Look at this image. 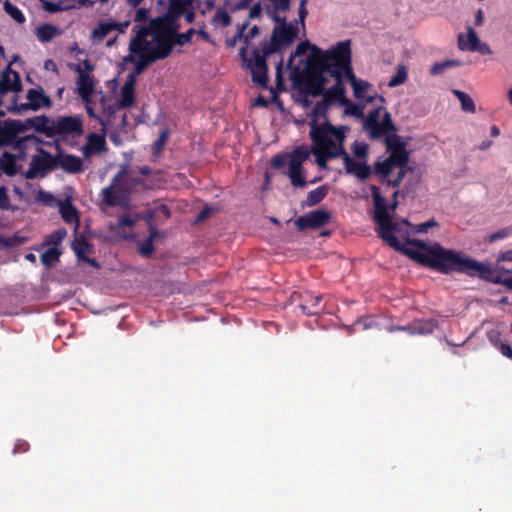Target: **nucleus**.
I'll use <instances>...</instances> for the list:
<instances>
[{
	"label": "nucleus",
	"instance_id": "50",
	"mask_svg": "<svg viewBox=\"0 0 512 512\" xmlns=\"http://www.w3.org/2000/svg\"><path fill=\"white\" fill-rule=\"evenodd\" d=\"M168 136H169V133L167 130H162L160 132L158 139L152 145L153 154L155 156H158L162 152L163 147H164L165 143L167 142Z\"/></svg>",
	"mask_w": 512,
	"mask_h": 512
},
{
	"label": "nucleus",
	"instance_id": "27",
	"mask_svg": "<svg viewBox=\"0 0 512 512\" xmlns=\"http://www.w3.org/2000/svg\"><path fill=\"white\" fill-rule=\"evenodd\" d=\"M41 144H43V141L34 134L26 135L23 137H19L17 135L14 139L11 149L14 151L28 152L31 146H40Z\"/></svg>",
	"mask_w": 512,
	"mask_h": 512
},
{
	"label": "nucleus",
	"instance_id": "32",
	"mask_svg": "<svg viewBox=\"0 0 512 512\" xmlns=\"http://www.w3.org/2000/svg\"><path fill=\"white\" fill-rule=\"evenodd\" d=\"M275 52L268 51V44L264 43L261 52L258 49H254L252 52L253 59L249 62L250 68H266V59Z\"/></svg>",
	"mask_w": 512,
	"mask_h": 512
},
{
	"label": "nucleus",
	"instance_id": "5",
	"mask_svg": "<svg viewBox=\"0 0 512 512\" xmlns=\"http://www.w3.org/2000/svg\"><path fill=\"white\" fill-rule=\"evenodd\" d=\"M151 34V29L141 27L135 37L131 40L129 49L138 57L135 64V72L140 74L148 65L155 62L151 55L147 53V37Z\"/></svg>",
	"mask_w": 512,
	"mask_h": 512
},
{
	"label": "nucleus",
	"instance_id": "7",
	"mask_svg": "<svg viewBox=\"0 0 512 512\" xmlns=\"http://www.w3.org/2000/svg\"><path fill=\"white\" fill-rule=\"evenodd\" d=\"M37 154L31 159L29 168L24 172L26 179H35L44 177L49 172L55 170V156L41 147L37 148Z\"/></svg>",
	"mask_w": 512,
	"mask_h": 512
},
{
	"label": "nucleus",
	"instance_id": "56",
	"mask_svg": "<svg viewBox=\"0 0 512 512\" xmlns=\"http://www.w3.org/2000/svg\"><path fill=\"white\" fill-rule=\"evenodd\" d=\"M382 110H383V107H378V108H375V109L371 110L368 113V115H367V117H366V119L364 121V126L370 125V124H374L376 122H380L379 118L381 116V111Z\"/></svg>",
	"mask_w": 512,
	"mask_h": 512
},
{
	"label": "nucleus",
	"instance_id": "12",
	"mask_svg": "<svg viewBox=\"0 0 512 512\" xmlns=\"http://www.w3.org/2000/svg\"><path fill=\"white\" fill-rule=\"evenodd\" d=\"M330 57L331 51L328 50L321 53L317 58L313 61H309L307 64V70L323 88L328 81L325 77V73H329L332 76L333 63Z\"/></svg>",
	"mask_w": 512,
	"mask_h": 512
},
{
	"label": "nucleus",
	"instance_id": "2",
	"mask_svg": "<svg viewBox=\"0 0 512 512\" xmlns=\"http://www.w3.org/2000/svg\"><path fill=\"white\" fill-rule=\"evenodd\" d=\"M309 134L313 142L311 154L315 156L318 167L328 169L329 159L341 157L345 139L343 129L336 128L330 123L314 124Z\"/></svg>",
	"mask_w": 512,
	"mask_h": 512
},
{
	"label": "nucleus",
	"instance_id": "53",
	"mask_svg": "<svg viewBox=\"0 0 512 512\" xmlns=\"http://www.w3.org/2000/svg\"><path fill=\"white\" fill-rule=\"evenodd\" d=\"M23 243L22 238L18 236L8 237L5 238L3 236H0V249H8L10 247L20 245Z\"/></svg>",
	"mask_w": 512,
	"mask_h": 512
},
{
	"label": "nucleus",
	"instance_id": "19",
	"mask_svg": "<svg viewBox=\"0 0 512 512\" xmlns=\"http://www.w3.org/2000/svg\"><path fill=\"white\" fill-rule=\"evenodd\" d=\"M22 127L20 120L7 119L0 125V147H10L13 145L14 139L21 134Z\"/></svg>",
	"mask_w": 512,
	"mask_h": 512
},
{
	"label": "nucleus",
	"instance_id": "35",
	"mask_svg": "<svg viewBox=\"0 0 512 512\" xmlns=\"http://www.w3.org/2000/svg\"><path fill=\"white\" fill-rule=\"evenodd\" d=\"M328 194L327 186H319L316 189L308 192L306 200L303 202V206L312 207L319 204Z\"/></svg>",
	"mask_w": 512,
	"mask_h": 512
},
{
	"label": "nucleus",
	"instance_id": "51",
	"mask_svg": "<svg viewBox=\"0 0 512 512\" xmlns=\"http://www.w3.org/2000/svg\"><path fill=\"white\" fill-rule=\"evenodd\" d=\"M212 22L215 24L220 23L223 27H227L231 23V18H230V15L228 14V12H226L223 9H219L216 11Z\"/></svg>",
	"mask_w": 512,
	"mask_h": 512
},
{
	"label": "nucleus",
	"instance_id": "58",
	"mask_svg": "<svg viewBox=\"0 0 512 512\" xmlns=\"http://www.w3.org/2000/svg\"><path fill=\"white\" fill-rule=\"evenodd\" d=\"M29 448L30 445L27 441L19 439L14 445L13 454L25 453L29 450Z\"/></svg>",
	"mask_w": 512,
	"mask_h": 512
},
{
	"label": "nucleus",
	"instance_id": "21",
	"mask_svg": "<svg viewBox=\"0 0 512 512\" xmlns=\"http://www.w3.org/2000/svg\"><path fill=\"white\" fill-rule=\"evenodd\" d=\"M59 167L66 173L77 174L83 171V162L78 156L61 152L55 156V169Z\"/></svg>",
	"mask_w": 512,
	"mask_h": 512
},
{
	"label": "nucleus",
	"instance_id": "4",
	"mask_svg": "<svg viewBox=\"0 0 512 512\" xmlns=\"http://www.w3.org/2000/svg\"><path fill=\"white\" fill-rule=\"evenodd\" d=\"M126 174L127 170L121 169L113 177L111 185L102 189L101 196L107 206H119L128 200L129 187L124 181Z\"/></svg>",
	"mask_w": 512,
	"mask_h": 512
},
{
	"label": "nucleus",
	"instance_id": "37",
	"mask_svg": "<svg viewBox=\"0 0 512 512\" xmlns=\"http://www.w3.org/2000/svg\"><path fill=\"white\" fill-rule=\"evenodd\" d=\"M452 93L458 98L461 104V109L465 112L475 113L476 106L473 99L465 92L454 89Z\"/></svg>",
	"mask_w": 512,
	"mask_h": 512
},
{
	"label": "nucleus",
	"instance_id": "23",
	"mask_svg": "<svg viewBox=\"0 0 512 512\" xmlns=\"http://www.w3.org/2000/svg\"><path fill=\"white\" fill-rule=\"evenodd\" d=\"M135 102V77L130 75L121 89L120 99L117 101L118 107L124 109L131 107Z\"/></svg>",
	"mask_w": 512,
	"mask_h": 512
},
{
	"label": "nucleus",
	"instance_id": "52",
	"mask_svg": "<svg viewBox=\"0 0 512 512\" xmlns=\"http://www.w3.org/2000/svg\"><path fill=\"white\" fill-rule=\"evenodd\" d=\"M355 157L366 159L368 156V145L364 142H355L352 146Z\"/></svg>",
	"mask_w": 512,
	"mask_h": 512
},
{
	"label": "nucleus",
	"instance_id": "26",
	"mask_svg": "<svg viewBox=\"0 0 512 512\" xmlns=\"http://www.w3.org/2000/svg\"><path fill=\"white\" fill-rule=\"evenodd\" d=\"M129 22L118 23V22H101L97 28L94 29L92 36L98 40H103L110 32L114 30H119L120 32H124V30L128 27Z\"/></svg>",
	"mask_w": 512,
	"mask_h": 512
},
{
	"label": "nucleus",
	"instance_id": "31",
	"mask_svg": "<svg viewBox=\"0 0 512 512\" xmlns=\"http://www.w3.org/2000/svg\"><path fill=\"white\" fill-rule=\"evenodd\" d=\"M480 40L477 36L476 31L472 27H468L467 29V41L464 39L463 34L458 35V47L462 51H471L473 52V47H476L479 44Z\"/></svg>",
	"mask_w": 512,
	"mask_h": 512
},
{
	"label": "nucleus",
	"instance_id": "63",
	"mask_svg": "<svg viewBox=\"0 0 512 512\" xmlns=\"http://www.w3.org/2000/svg\"><path fill=\"white\" fill-rule=\"evenodd\" d=\"M149 15V10L146 8H138L135 12L134 20L136 22H144L147 20Z\"/></svg>",
	"mask_w": 512,
	"mask_h": 512
},
{
	"label": "nucleus",
	"instance_id": "44",
	"mask_svg": "<svg viewBox=\"0 0 512 512\" xmlns=\"http://www.w3.org/2000/svg\"><path fill=\"white\" fill-rule=\"evenodd\" d=\"M60 254L58 248L51 247L42 253L41 262L46 268H51L59 261Z\"/></svg>",
	"mask_w": 512,
	"mask_h": 512
},
{
	"label": "nucleus",
	"instance_id": "48",
	"mask_svg": "<svg viewBox=\"0 0 512 512\" xmlns=\"http://www.w3.org/2000/svg\"><path fill=\"white\" fill-rule=\"evenodd\" d=\"M409 333L412 334V335H415V334H421V335H424V334H430L432 333V326L431 324L429 323H425V322H421V321H416V322H413L411 324H409Z\"/></svg>",
	"mask_w": 512,
	"mask_h": 512
},
{
	"label": "nucleus",
	"instance_id": "34",
	"mask_svg": "<svg viewBox=\"0 0 512 512\" xmlns=\"http://www.w3.org/2000/svg\"><path fill=\"white\" fill-rule=\"evenodd\" d=\"M35 34L39 41L49 42L55 36L60 35V31L56 26H54L52 24L45 23L36 28Z\"/></svg>",
	"mask_w": 512,
	"mask_h": 512
},
{
	"label": "nucleus",
	"instance_id": "13",
	"mask_svg": "<svg viewBox=\"0 0 512 512\" xmlns=\"http://www.w3.org/2000/svg\"><path fill=\"white\" fill-rule=\"evenodd\" d=\"M332 215L329 211L316 209L298 217L295 225L299 231L319 229L330 222Z\"/></svg>",
	"mask_w": 512,
	"mask_h": 512
},
{
	"label": "nucleus",
	"instance_id": "16",
	"mask_svg": "<svg viewBox=\"0 0 512 512\" xmlns=\"http://www.w3.org/2000/svg\"><path fill=\"white\" fill-rule=\"evenodd\" d=\"M364 130L369 133L371 140H378L382 137H387L391 132H396L397 128L392 121L391 114L385 111L383 120L374 124L364 126Z\"/></svg>",
	"mask_w": 512,
	"mask_h": 512
},
{
	"label": "nucleus",
	"instance_id": "30",
	"mask_svg": "<svg viewBox=\"0 0 512 512\" xmlns=\"http://www.w3.org/2000/svg\"><path fill=\"white\" fill-rule=\"evenodd\" d=\"M395 167L397 166L387 157L385 160L377 161L374 164V173L379 177L380 182L385 184Z\"/></svg>",
	"mask_w": 512,
	"mask_h": 512
},
{
	"label": "nucleus",
	"instance_id": "33",
	"mask_svg": "<svg viewBox=\"0 0 512 512\" xmlns=\"http://www.w3.org/2000/svg\"><path fill=\"white\" fill-rule=\"evenodd\" d=\"M59 211L63 220L68 223H78V213L69 200L59 202Z\"/></svg>",
	"mask_w": 512,
	"mask_h": 512
},
{
	"label": "nucleus",
	"instance_id": "8",
	"mask_svg": "<svg viewBox=\"0 0 512 512\" xmlns=\"http://www.w3.org/2000/svg\"><path fill=\"white\" fill-rule=\"evenodd\" d=\"M83 132V121L80 116H58L52 118L51 138L54 136L80 137Z\"/></svg>",
	"mask_w": 512,
	"mask_h": 512
},
{
	"label": "nucleus",
	"instance_id": "25",
	"mask_svg": "<svg viewBox=\"0 0 512 512\" xmlns=\"http://www.w3.org/2000/svg\"><path fill=\"white\" fill-rule=\"evenodd\" d=\"M106 149L104 136L97 133H91L87 138V143L83 147V153L89 157L92 153H101Z\"/></svg>",
	"mask_w": 512,
	"mask_h": 512
},
{
	"label": "nucleus",
	"instance_id": "64",
	"mask_svg": "<svg viewBox=\"0 0 512 512\" xmlns=\"http://www.w3.org/2000/svg\"><path fill=\"white\" fill-rule=\"evenodd\" d=\"M121 108L118 107V103H114V104H110V105H106L103 107V114L105 116H107L108 118L112 117L115 115V113L120 110Z\"/></svg>",
	"mask_w": 512,
	"mask_h": 512
},
{
	"label": "nucleus",
	"instance_id": "47",
	"mask_svg": "<svg viewBox=\"0 0 512 512\" xmlns=\"http://www.w3.org/2000/svg\"><path fill=\"white\" fill-rule=\"evenodd\" d=\"M311 150L305 146H298L289 155V162H298L300 165L309 157Z\"/></svg>",
	"mask_w": 512,
	"mask_h": 512
},
{
	"label": "nucleus",
	"instance_id": "55",
	"mask_svg": "<svg viewBox=\"0 0 512 512\" xmlns=\"http://www.w3.org/2000/svg\"><path fill=\"white\" fill-rule=\"evenodd\" d=\"M272 3L274 12H287L291 8L292 0H269Z\"/></svg>",
	"mask_w": 512,
	"mask_h": 512
},
{
	"label": "nucleus",
	"instance_id": "38",
	"mask_svg": "<svg viewBox=\"0 0 512 512\" xmlns=\"http://www.w3.org/2000/svg\"><path fill=\"white\" fill-rule=\"evenodd\" d=\"M305 90L310 95L317 97L324 94L325 89L316 81L312 74L307 70L305 77Z\"/></svg>",
	"mask_w": 512,
	"mask_h": 512
},
{
	"label": "nucleus",
	"instance_id": "49",
	"mask_svg": "<svg viewBox=\"0 0 512 512\" xmlns=\"http://www.w3.org/2000/svg\"><path fill=\"white\" fill-rule=\"evenodd\" d=\"M42 2L44 10L49 13L60 12L70 8V6L64 5L65 0H60L57 3L48 0H43Z\"/></svg>",
	"mask_w": 512,
	"mask_h": 512
},
{
	"label": "nucleus",
	"instance_id": "10",
	"mask_svg": "<svg viewBox=\"0 0 512 512\" xmlns=\"http://www.w3.org/2000/svg\"><path fill=\"white\" fill-rule=\"evenodd\" d=\"M297 21L294 23H284L283 26H276L271 34L268 44L269 52H280L282 47L289 46L298 34Z\"/></svg>",
	"mask_w": 512,
	"mask_h": 512
},
{
	"label": "nucleus",
	"instance_id": "20",
	"mask_svg": "<svg viewBox=\"0 0 512 512\" xmlns=\"http://www.w3.org/2000/svg\"><path fill=\"white\" fill-rule=\"evenodd\" d=\"M20 126L22 127L21 132H27L30 129H34L36 132L46 135L51 138L52 119L46 115H39L26 120H20Z\"/></svg>",
	"mask_w": 512,
	"mask_h": 512
},
{
	"label": "nucleus",
	"instance_id": "18",
	"mask_svg": "<svg viewBox=\"0 0 512 512\" xmlns=\"http://www.w3.org/2000/svg\"><path fill=\"white\" fill-rule=\"evenodd\" d=\"M22 90L20 74L11 68L9 64L2 73L0 79V96H4L8 92L18 93Z\"/></svg>",
	"mask_w": 512,
	"mask_h": 512
},
{
	"label": "nucleus",
	"instance_id": "43",
	"mask_svg": "<svg viewBox=\"0 0 512 512\" xmlns=\"http://www.w3.org/2000/svg\"><path fill=\"white\" fill-rule=\"evenodd\" d=\"M385 144L388 152L406 148V142L403 141L402 137L396 134V132H391L387 135Z\"/></svg>",
	"mask_w": 512,
	"mask_h": 512
},
{
	"label": "nucleus",
	"instance_id": "62",
	"mask_svg": "<svg viewBox=\"0 0 512 512\" xmlns=\"http://www.w3.org/2000/svg\"><path fill=\"white\" fill-rule=\"evenodd\" d=\"M501 354L509 359H512V347L507 343H495Z\"/></svg>",
	"mask_w": 512,
	"mask_h": 512
},
{
	"label": "nucleus",
	"instance_id": "46",
	"mask_svg": "<svg viewBox=\"0 0 512 512\" xmlns=\"http://www.w3.org/2000/svg\"><path fill=\"white\" fill-rule=\"evenodd\" d=\"M408 78V72L405 65L400 64L397 66V70L395 75L389 80L388 86L389 87H397L403 83L406 82Z\"/></svg>",
	"mask_w": 512,
	"mask_h": 512
},
{
	"label": "nucleus",
	"instance_id": "28",
	"mask_svg": "<svg viewBox=\"0 0 512 512\" xmlns=\"http://www.w3.org/2000/svg\"><path fill=\"white\" fill-rule=\"evenodd\" d=\"M288 177L290 178L291 184L295 187H305L306 180L303 175L302 165L298 162H288Z\"/></svg>",
	"mask_w": 512,
	"mask_h": 512
},
{
	"label": "nucleus",
	"instance_id": "54",
	"mask_svg": "<svg viewBox=\"0 0 512 512\" xmlns=\"http://www.w3.org/2000/svg\"><path fill=\"white\" fill-rule=\"evenodd\" d=\"M65 235H66V230L65 229L55 230L50 235H48L47 243L48 244H52L54 246H57V245H59L62 242V240L64 239Z\"/></svg>",
	"mask_w": 512,
	"mask_h": 512
},
{
	"label": "nucleus",
	"instance_id": "24",
	"mask_svg": "<svg viewBox=\"0 0 512 512\" xmlns=\"http://www.w3.org/2000/svg\"><path fill=\"white\" fill-rule=\"evenodd\" d=\"M79 72L77 79V91L84 102H88L94 91V82L92 78L84 73L80 67H77Z\"/></svg>",
	"mask_w": 512,
	"mask_h": 512
},
{
	"label": "nucleus",
	"instance_id": "41",
	"mask_svg": "<svg viewBox=\"0 0 512 512\" xmlns=\"http://www.w3.org/2000/svg\"><path fill=\"white\" fill-rule=\"evenodd\" d=\"M371 84L367 81H364V80H358L356 83H354L352 85L353 87V92H354V97L357 98V99H364L366 98V101L368 103H371L374 101L375 97L374 96H369V97H366V92L367 90L370 88Z\"/></svg>",
	"mask_w": 512,
	"mask_h": 512
},
{
	"label": "nucleus",
	"instance_id": "22",
	"mask_svg": "<svg viewBox=\"0 0 512 512\" xmlns=\"http://www.w3.org/2000/svg\"><path fill=\"white\" fill-rule=\"evenodd\" d=\"M300 298L302 302L299 304V308L301 309L303 314L309 316L315 315L322 309L320 307V303L322 300L321 295H314L307 291L301 294Z\"/></svg>",
	"mask_w": 512,
	"mask_h": 512
},
{
	"label": "nucleus",
	"instance_id": "42",
	"mask_svg": "<svg viewBox=\"0 0 512 512\" xmlns=\"http://www.w3.org/2000/svg\"><path fill=\"white\" fill-rule=\"evenodd\" d=\"M410 157V152L404 148L401 150H393L389 151L388 158L392 161L396 166H406L408 165Z\"/></svg>",
	"mask_w": 512,
	"mask_h": 512
},
{
	"label": "nucleus",
	"instance_id": "6",
	"mask_svg": "<svg viewBox=\"0 0 512 512\" xmlns=\"http://www.w3.org/2000/svg\"><path fill=\"white\" fill-rule=\"evenodd\" d=\"M170 210L167 205L159 204L154 206L153 208L147 209L144 214L143 219L147 222L149 226L150 236L146 240V242L140 247L139 252L144 257H149L154 248L152 244V239L156 236L157 230L155 228L157 220L162 217L164 220L170 217Z\"/></svg>",
	"mask_w": 512,
	"mask_h": 512
},
{
	"label": "nucleus",
	"instance_id": "59",
	"mask_svg": "<svg viewBox=\"0 0 512 512\" xmlns=\"http://www.w3.org/2000/svg\"><path fill=\"white\" fill-rule=\"evenodd\" d=\"M446 69H448L446 60L443 62H436L431 66L430 74L433 76L438 75V74L443 73Z\"/></svg>",
	"mask_w": 512,
	"mask_h": 512
},
{
	"label": "nucleus",
	"instance_id": "40",
	"mask_svg": "<svg viewBox=\"0 0 512 512\" xmlns=\"http://www.w3.org/2000/svg\"><path fill=\"white\" fill-rule=\"evenodd\" d=\"M72 249L75 252L77 258L82 260L86 257V254L92 252V245L84 238L76 239L72 243Z\"/></svg>",
	"mask_w": 512,
	"mask_h": 512
},
{
	"label": "nucleus",
	"instance_id": "11",
	"mask_svg": "<svg viewBox=\"0 0 512 512\" xmlns=\"http://www.w3.org/2000/svg\"><path fill=\"white\" fill-rule=\"evenodd\" d=\"M26 98L28 102L21 103L19 107H8V112L15 115H20L24 111H37L42 107L50 108L52 106L50 97L44 94L42 87L29 89L27 91Z\"/></svg>",
	"mask_w": 512,
	"mask_h": 512
},
{
	"label": "nucleus",
	"instance_id": "17",
	"mask_svg": "<svg viewBox=\"0 0 512 512\" xmlns=\"http://www.w3.org/2000/svg\"><path fill=\"white\" fill-rule=\"evenodd\" d=\"M341 158L347 174L355 175L361 181H366L371 176V167L366 162L361 163L353 160L344 148L342 149Z\"/></svg>",
	"mask_w": 512,
	"mask_h": 512
},
{
	"label": "nucleus",
	"instance_id": "1",
	"mask_svg": "<svg viewBox=\"0 0 512 512\" xmlns=\"http://www.w3.org/2000/svg\"><path fill=\"white\" fill-rule=\"evenodd\" d=\"M370 189L374 201L373 218L379 226L378 234L390 247L402 252L420 265L441 274L458 272L471 277L478 276L482 280L495 284H502L504 279L496 274L489 265L470 257H463L459 252L446 249L439 243L428 245L422 240L415 239L409 242L413 247L407 248L393 233L397 230L398 225L393 222L388 212L386 199L381 195L379 187L371 185Z\"/></svg>",
	"mask_w": 512,
	"mask_h": 512
},
{
	"label": "nucleus",
	"instance_id": "29",
	"mask_svg": "<svg viewBox=\"0 0 512 512\" xmlns=\"http://www.w3.org/2000/svg\"><path fill=\"white\" fill-rule=\"evenodd\" d=\"M0 169L9 177H13L19 172V167L12 153L5 151L0 156Z\"/></svg>",
	"mask_w": 512,
	"mask_h": 512
},
{
	"label": "nucleus",
	"instance_id": "9",
	"mask_svg": "<svg viewBox=\"0 0 512 512\" xmlns=\"http://www.w3.org/2000/svg\"><path fill=\"white\" fill-rule=\"evenodd\" d=\"M151 40L147 39V53L157 61L167 58L173 49V40L168 30L166 31H151Z\"/></svg>",
	"mask_w": 512,
	"mask_h": 512
},
{
	"label": "nucleus",
	"instance_id": "14",
	"mask_svg": "<svg viewBox=\"0 0 512 512\" xmlns=\"http://www.w3.org/2000/svg\"><path fill=\"white\" fill-rule=\"evenodd\" d=\"M332 77L335 79V84L324 91L323 100L316 103V108L319 106L326 108L328 105L336 102L340 105L348 103V98L345 96V86L337 69H333Z\"/></svg>",
	"mask_w": 512,
	"mask_h": 512
},
{
	"label": "nucleus",
	"instance_id": "3",
	"mask_svg": "<svg viewBox=\"0 0 512 512\" xmlns=\"http://www.w3.org/2000/svg\"><path fill=\"white\" fill-rule=\"evenodd\" d=\"M330 51V59H332L333 69H337L341 76L344 73L346 79L352 86L358 81V79L354 75L351 66V41H340L333 48H331Z\"/></svg>",
	"mask_w": 512,
	"mask_h": 512
},
{
	"label": "nucleus",
	"instance_id": "57",
	"mask_svg": "<svg viewBox=\"0 0 512 512\" xmlns=\"http://www.w3.org/2000/svg\"><path fill=\"white\" fill-rule=\"evenodd\" d=\"M341 106H345L344 112L347 115L361 116L363 114L362 109L358 105L352 103L349 99L348 103L341 104Z\"/></svg>",
	"mask_w": 512,
	"mask_h": 512
},
{
	"label": "nucleus",
	"instance_id": "61",
	"mask_svg": "<svg viewBox=\"0 0 512 512\" xmlns=\"http://www.w3.org/2000/svg\"><path fill=\"white\" fill-rule=\"evenodd\" d=\"M473 52H479L482 55H490L492 54V50L490 46L485 42H479L476 47H473Z\"/></svg>",
	"mask_w": 512,
	"mask_h": 512
},
{
	"label": "nucleus",
	"instance_id": "39",
	"mask_svg": "<svg viewBox=\"0 0 512 512\" xmlns=\"http://www.w3.org/2000/svg\"><path fill=\"white\" fill-rule=\"evenodd\" d=\"M252 82L259 87L266 89L268 87V67L266 68H250Z\"/></svg>",
	"mask_w": 512,
	"mask_h": 512
},
{
	"label": "nucleus",
	"instance_id": "15",
	"mask_svg": "<svg viewBox=\"0 0 512 512\" xmlns=\"http://www.w3.org/2000/svg\"><path fill=\"white\" fill-rule=\"evenodd\" d=\"M193 2L194 0H169L167 12L163 18V24L165 26H171L174 31L178 30V20L184 12L193 5Z\"/></svg>",
	"mask_w": 512,
	"mask_h": 512
},
{
	"label": "nucleus",
	"instance_id": "36",
	"mask_svg": "<svg viewBox=\"0 0 512 512\" xmlns=\"http://www.w3.org/2000/svg\"><path fill=\"white\" fill-rule=\"evenodd\" d=\"M165 28H167L169 34L171 35L174 45L182 46L187 43H190L193 34L196 33V30L194 28H190L184 33H178V30L174 31L171 26H165Z\"/></svg>",
	"mask_w": 512,
	"mask_h": 512
},
{
	"label": "nucleus",
	"instance_id": "60",
	"mask_svg": "<svg viewBox=\"0 0 512 512\" xmlns=\"http://www.w3.org/2000/svg\"><path fill=\"white\" fill-rule=\"evenodd\" d=\"M306 4H307V0H300L298 15H299V22L301 23L302 26L305 25V19H306V16L308 15V10L306 8Z\"/></svg>",
	"mask_w": 512,
	"mask_h": 512
},
{
	"label": "nucleus",
	"instance_id": "45",
	"mask_svg": "<svg viewBox=\"0 0 512 512\" xmlns=\"http://www.w3.org/2000/svg\"><path fill=\"white\" fill-rule=\"evenodd\" d=\"M4 11L18 24H23L26 21V18L22 11L12 4L9 0L4 2Z\"/></svg>",
	"mask_w": 512,
	"mask_h": 512
}]
</instances>
